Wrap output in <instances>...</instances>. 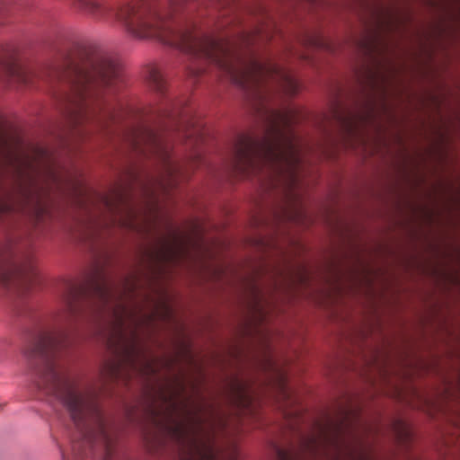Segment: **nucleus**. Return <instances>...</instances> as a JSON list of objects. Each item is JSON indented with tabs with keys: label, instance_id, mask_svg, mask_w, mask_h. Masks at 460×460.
Segmentation results:
<instances>
[{
	"label": "nucleus",
	"instance_id": "obj_1",
	"mask_svg": "<svg viewBox=\"0 0 460 460\" xmlns=\"http://www.w3.org/2000/svg\"><path fill=\"white\" fill-rule=\"evenodd\" d=\"M71 1L75 8L96 19L113 15L135 37L158 40L216 65L245 91L254 89L261 95L268 83L288 95L298 91L296 80L279 65L253 57L243 62L229 42L204 34L194 25L176 24L153 1L132 0L116 9L96 0Z\"/></svg>",
	"mask_w": 460,
	"mask_h": 460
},
{
	"label": "nucleus",
	"instance_id": "obj_2",
	"mask_svg": "<svg viewBox=\"0 0 460 460\" xmlns=\"http://www.w3.org/2000/svg\"><path fill=\"white\" fill-rule=\"evenodd\" d=\"M51 84H60L73 127L89 125L86 131L102 130L116 119L113 104L104 98L119 82L120 68L109 56L87 54L78 60L67 59L50 68Z\"/></svg>",
	"mask_w": 460,
	"mask_h": 460
},
{
	"label": "nucleus",
	"instance_id": "obj_3",
	"mask_svg": "<svg viewBox=\"0 0 460 460\" xmlns=\"http://www.w3.org/2000/svg\"><path fill=\"white\" fill-rule=\"evenodd\" d=\"M290 111L267 113L264 134L261 138L241 136L234 145L232 169L250 177L265 172L277 184L294 189L299 182L300 149L292 129Z\"/></svg>",
	"mask_w": 460,
	"mask_h": 460
},
{
	"label": "nucleus",
	"instance_id": "obj_4",
	"mask_svg": "<svg viewBox=\"0 0 460 460\" xmlns=\"http://www.w3.org/2000/svg\"><path fill=\"white\" fill-rule=\"evenodd\" d=\"M181 411L169 426L180 447L179 460H237L234 451L226 459L216 447L215 428L223 425V420L212 406L184 402Z\"/></svg>",
	"mask_w": 460,
	"mask_h": 460
},
{
	"label": "nucleus",
	"instance_id": "obj_5",
	"mask_svg": "<svg viewBox=\"0 0 460 460\" xmlns=\"http://www.w3.org/2000/svg\"><path fill=\"white\" fill-rule=\"evenodd\" d=\"M136 286L135 280L126 279L123 290L117 293L105 277L101 274L92 279L87 288L70 284L63 298L64 317L68 320L75 316L81 312L83 303L92 299L97 304V310L100 313L106 310L113 311L116 339L119 343H121V346H124L126 342L125 318L131 316L132 313L120 300L124 296H130L135 291Z\"/></svg>",
	"mask_w": 460,
	"mask_h": 460
},
{
	"label": "nucleus",
	"instance_id": "obj_6",
	"mask_svg": "<svg viewBox=\"0 0 460 460\" xmlns=\"http://www.w3.org/2000/svg\"><path fill=\"white\" fill-rule=\"evenodd\" d=\"M37 281V271L30 254H22L11 241L0 244V285L23 296Z\"/></svg>",
	"mask_w": 460,
	"mask_h": 460
},
{
	"label": "nucleus",
	"instance_id": "obj_7",
	"mask_svg": "<svg viewBox=\"0 0 460 460\" xmlns=\"http://www.w3.org/2000/svg\"><path fill=\"white\" fill-rule=\"evenodd\" d=\"M128 141L136 153L157 159L165 176L174 178L181 173V165L173 159L170 145L154 129L146 126L135 128L131 131Z\"/></svg>",
	"mask_w": 460,
	"mask_h": 460
},
{
	"label": "nucleus",
	"instance_id": "obj_8",
	"mask_svg": "<svg viewBox=\"0 0 460 460\" xmlns=\"http://www.w3.org/2000/svg\"><path fill=\"white\" fill-rule=\"evenodd\" d=\"M0 72L3 73V75H0V77H9L26 86L33 84L34 81L40 77L51 83V79L49 76V69L44 73H39L35 70L20 66L13 58H0Z\"/></svg>",
	"mask_w": 460,
	"mask_h": 460
},
{
	"label": "nucleus",
	"instance_id": "obj_9",
	"mask_svg": "<svg viewBox=\"0 0 460 460\" xmlns=\"http://www.w3.org/2000/svg\"><path fill=\"white\" fill-rule=\"evenodd\" d=\"M231 385V402L237 407L248 408L252 403V397L248 392L246 385L239 380H234Z\"/></svg>",
	"mask_w": 460,
	"mask_h": 460
},
{
	"label": "nucleus",
	"instance_id": "obj_10",
	"mask_svg": "<svg viewBox=\"0 0 460 460\" xmlns=\"http://www.w3.org/2000/svg\"><path fill=\"white\" fill-rule=\"evenodd\" d=\"M181 244L179 238L176 235L172 236V240L163 241L162 243V256L165 260H171L177 257L181 252Z\"/></svg>",
	"mask_w": 460,
	"mask_h": 460
},
{
	"label": "nucleus",
	"instance_id": "obj_11",
	"mask_svg": "<svg viewBox=\"0 0 460 460\" xmlns=\"http://www.w3.org/2000/svg\"><path fill=\"white\" fill-rule=\"evenodd\" d=\"M147 79L155 91L163 93L165 87L164 79L157 67L152 66L148 69Z\"/></svg>",
	"mask_w": 460,
	"mask_h": 460
},
{
	"label": "nucleus",
	"instance_id": "obj_12",
	"mask_svg": "<svg viewBox=\"0 0 460 460\" xmlns=\"http://www.w3.org/2000/svg\"><path fill=\"white\" fill-rule=\"evenodd\" d=\"M132 341H131V344H129L128 346V345H125L126 347V350H127V360L129 361V364L132 365V367H137V358L139 357V349L137 348V336L136 334L134 333L133 335V338H132Z\"/></svg>",
	"mask_w": 460,
	"mask_h": 460
},
{
	"label": "nucleus",
	"instance_id": "obj_13",
	"mask_svg": "<svg viewBox=\"0 0 460 460\" xmlns=\"http://www.w3.org/2000/svg\"><path fill=\"white\" fill-rule=\"evenodd\" d=\"M13 207L9 200L0 199V216L12 213Z\"/></svg>",
	"mask_w": 460,
	"mask_h": 460
},
{
	"label": "nucleus",
	"instance_id": "obj_14",
	"mask_svg": "<svg viewBox=\"0 0 460 460\" xmlns=\"http://www.w3.org/2000/svg\"><path fill=\"white\" fill-rule=\"evenodd\" d=\"M277 454L279 460H295V456L284 449H278Z\"/></svg>",
	"mask_w": 460,
	"mask_h": 460
},
{
	"label": "nucleus",
	"instance_id": "obj_15",
	"mask_svg": "<svg viewBox=\"0 0 460 460\" xmlns=\"http://www.w3.org/2000/svg\"><path fill=\"white\" fill-rule=\"evenodd\" d=\"M144 367H145V368H146V371H150V372L155 371L153 366L148 361L144 362Z\"/></svg>",
	"mask_w": 460,
	"mask_h": 460
},
{
	"label": "nucleus",
	"instance_id": "obj_16",
	"mask_svg": "<svg viewBox=\"0 0 460 460\" xmlns=\"http://www.w3.org/2000/svg\"><path fill=\"white\" fill-rule=\"evenodd\" d=\"M317 443H318V442H317V438H310L309 444H311V445H310L311 447H316V444H317Z\"/></svg>",
	"mask_w": 460,
	"mask_h": 460
},
{
	"label": "nucleus",
	"instance_id": "obj_17",
	"mask_svg": "<svg viewBox=\"0 0 460 460\" xmlns=\"http://www.w3.org/2000/svg\"><path fill=\"white\" fill-rule=\"evenodd\" d=\"M320 432L322 433L321 435H323V437L327 436L326 433H327V427H321L320 428Z\"/></svg>",
	"mask_w": 460,
	"mask_h": 460
},
{
	"label": "nucleus",
	"instance_id": "obj_18",
	"mask_svg": "<svg viewBox=\"0 0 460 460\" xmlns=\"http://www.w3.org/2000/svg\"><path fill=\"white\" fill-rule=\"evenodd\" d=\"M341 120H343V123H346V119H344V118H341Z\"/></svg>",
	"mask_w": 460,
	"mask_h": 460
},
{
	"label": "nucleus",
	"instance_id": "obj_19",
	"mask_svg": "<svg viewBox=\"0 0 460 460\" xmlns=\"http://www.w3.org/2000/svg\"><path fill=\"white\" fill-rule=\"evenodd\" d=\"M341 120H343V123H346V119H344V118H341Z\"/></svg>",
	"mask_w": 460,
	"mask_h": 460
}]
</instances>
